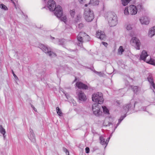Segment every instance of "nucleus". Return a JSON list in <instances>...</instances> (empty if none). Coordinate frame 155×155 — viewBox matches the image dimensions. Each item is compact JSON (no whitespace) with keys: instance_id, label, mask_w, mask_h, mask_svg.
<instances>
[{"instance_id":"f704fd0d","label":"nucleus","mask_w":155,"mask_h":155,"mask_svg":"<svg viewBox=\"0 0 155 155\" xmlns=\"http://www.w3.org/2000/svg\"><path fill=\"white\" fill-rule=\"evenodd\" d=\"M61 17V20L64 22L65 23H66L67 21L66 17L65 16L62 15Z\"/></svg>"},{"instance_id":"a878e982","label":"nucleus","mask_w":155,"mask_h":155,"mask_svg":"<svg viewBox=\"0 0 155 155\" xmlns=\"http://www.w3.org/2000/svg\"><path fill=\"white\" fill-rule=\"evenodd\" d=\"M131 88L134 92L136 93L137 94L138 92L139 91V89L138 88V87L136 86H131Z\"/></svg>"},{"instance_id":"39448f33","label":"nucleus","mask_w":155,"mask_h":155,"mask_svg":"<svg viewBox=\"0 0 155 155\" xmlns=\"http://www.w3.org/2000/svg\"><path fill=\"white\" fill-rule=\"evenodd\" d=\"M93 101L99 104H102L104 101L103 94L101 92H97L93 94L92 96Z\"/></svg>"},{"instance_id":"c03bdc74","label":"nucleus","mask_w":155,"mask_h":155,"mask_svg":"<svg viewBox=\"0 0 155 155\" xmlns=\"http://www.w3.org/2000/svg\"><path fill=\"white\" fill-rule=\"evenodd\" d=\"M102 44L105 47H107L108 45L107 44L106 42H102Z\"/></svg>"},{"instance_id":"6e6552de","label":"nucleus","mask_w":155,"mask_h":155,"mask_svg":"<svg viewBox=\"0 0 155 155\" xmlns=\"http://www.w3.org/2000/svg\"><path fill=\"white\" fill-rule=\"evenodd\" d=\"M130 43L132 45L135 47L136 49H140V41L136 37L132 38L130 41Z\"/></svg>"},{"instance_id":"79ce46f5","label":"nucleus","mask_w":155,"mask_h":155,"mask_svg":"<svg viewBox=\"0 0 155 155\" xmlns=\"http://www.w3.org/2000/svg\"><path fill=\"white\" fill-rule=\"evenodd\" d=\"M85 151H86V153H89V151H90V149H89V148L88 147H86L85 148Z\"/></svg>"},{"instance_id":"09e8293b","label":"nucleus","mask_w":155,"mask_h":155,"mask_svg":"<svg viewBox=\"0 0 155 155\" xmlns=\"http://www.w3.org/2000/svg\"><path fill=\"white\" fill-rule=\"evenodd\" d=\"M32 107V108H33L34 110L35 111H37V109L35 107Z\"/></svg>"},{"instance_id":"4be33fe9","label":"nucleus","mask_w":155,"mask_h":155,"mask_svg":"<svg viewBox=\"0 0 155 155\" xmlns=\"http://www.w3.org/2000/svg\"><path fill=\"white\" fill-rule=\"evenodd\" d=\"M155 35V26L151 28L149 30L148 35L149 37H152Z\"/></svg>"},{"instance_id":"aec40b11","label":"nucleus","mask_w":155,"mask_h":155,"mask_svg":"<svg viewBox=\"0 0 155 155\" xmlns=\"http://www.w3.org/2000/svg\"><path fill=\"white\" fill-rule=\"evenodd\" d=\"M148 56L147 51L145 50L142 51L140 55V59L145 61L147 57Z\"/></svg>"},{"instance_id":"c9c22d12","label":"nucleus","mask_w":155,"mask_h":155,"mask_svg":"<svg viewBox=\"0 0 155 155\" xmlns=\"http://www.w3.org/2000/svg\"><path fill=\"white\" fill-rule=\"evenodd\" d=\"M84 37L86 39V40L87 41H90V37L84 33V34L83 35Z\"/></svg>"},{"instance_id":"f03ea898","label":"nucleus","mask_w":155,"mask_h":155,"mask_svg":"<svg viewBox=\"0 0 155 155\" xmlns=\"http://www.w3.org/2000/svg\"><path fill=\"white\" fill-rule=\"evenodd\" d=\"M107 20L109 25L110 27L115 26L118 23L117 16L113 12H110L108 14Z\"/></svg>"},{"instance_id":"f8f14e48","label":"nucleus","mask_w":155,"mask_h":155,"mask_svg":"<svg viewBox=\"0 0 155 155\" xmlns=\"http://www.w3.org/2000/svg\"><path fill=\"white\" fill-rule=\"evenodd\" d=\"M51 38L53 42L58 45H63L65 42V40L63 39H59L58 38L55 39L54 37L51 36Z\"/></svg>"},{"instance_id":"9d476101","label":"nucleus","mask_w":155,"mask_h":155,"mask_svg":"<svg viewBox=\"0 0 155 155\" xmlns=\"http://www.w3.org/2000/svg\"><path fill=\"white\" fill-rule=\"evenodd\" d=\"M47 7L51 11L54 10L55 8L56 7L55 2L53 0H49L47 5Z\"/></svg>"},{"instance_id":"3c124183","label":"nucleus","mask_w":155,"mask_h":155,"mask_svg":"<svg viewBox=\"0 0 155 155\" xmlns=\"http://www.w3.org/2000/svg\"><path fill=\"white\" fill-rule=\"evenodd\" d=\"M146 102L147 103V104L149 105V102H148L146 101Z\"/></svg>"},{"instance_id":"de8ad7c7","label":"nucleus","mask_w":155,"mask_h":155,"mask_svg":"<svg viewBox=\"0 0 155 155\" xmlns=\"http://www.w3.org/2000/svg\"><path fill=\"white\" fill-rule=\"evenodd\" d=\"M12 2H13L14 4L15 5V8L17 10L18 9V8H17V7L16 6V5H15V3H14V2L12 0H11Z\"/></svg>"},{"instance_id":"473e14b6","label":"nucleus","mask_w":155,"mask_h":155,"mask_svg":"<svg viewBox=\"0 0 155 155\" xmlns=\"http://www.w3.org/2000/svg\"><path fill=\"white\" fill-rule=\"evenodd\" d=\"M131 0H122V3L124 6L127 5Z\"/></svg>"},{"instance_id":"ea45409f","label":"nucleus","mask_w":155,"mask_h":155,"mask_svg":"<svg viewBox=\"0 0 155 155\" xmlns=\"http://www.w3.org/2000/svg\"><path fill=\"white\" fill-rule=\"evenodd\" d=\"M63 151L66 153L67 155H69V152L68 150L65 148H63Z\"/></svg>"},{"instance_id":"e433bc0d","label":"nucleus","mask_w":155,"mask_h":155,"mask_svg":"<svg viewBox=\"0 0 155 155\" xmlns=\"http://www.w3.org/2000/svg\"><path fill=\"white\" fill-rule=\"evenodd\" d=\"M132 25L130 24H127L126 26V29L128 30H130L132 29Z\"/></svg>"},{"instance_id":"bb28decb","label":"nucleus","mask_w":155,"mask_h":155,"mask_svg":"<svg viewBox=\"0 0 155 155\" xmlns=\"http://www.w3.org/2000/svg\"><path fill=\"white\" fill-rule=\"evenodd\" d=\"M81 15L79 14H78L76 15V18H75L74 20V23H77L81 19Z\"/></svg>"},{"instance_id":"1a4fd4ad","label":"nucleus","mask_w":155,"mask_h":155,"mask_svg":"<svg viewBox=\"0 0 155 155\" xmlns=\"http://www.w3.org/2000/svg\"><path fill=\"white\" fill-rule=\"evenodd\" d=\"M54 14L55 16L58 18H59L61 17L62 15V10L61 7L60 5H57L55 8L54 10Z\"/></svg>"},{"instance_id":"a18cd8bd","label":"nucleus","mask_w":155,"mask_h":155,"mask_svg":"<svg viewBox=\"0 0 155 155\" xmlns=\"http://www.w3.org/2000/svg\"><path fill=\"white\" fill-rule=\"evenodd\" d=\"M146 110V107H143L141 108L140 110H144L145 111Z\"/></svg>"},{"instance_id":"dca6fc26","label":"nucleus","mask_w":155,"mask_h":155,"mask_svg":"<svg viewBox=\"0 0 155 155\" xmlns=\"http://www.w3.org/2000/svg\"><path fill=\"white\" fill-rule=\"evenodd\" d=\"M96 37L101 39H103L105 38V35L104 31L98 30L96 32Z\"/></svg>"},{"instance_id":"9b49d317","label":"nucleus","mask_w":155,"mask_h":155,"mask_svg":"<svg viewBox=\"0 0 155 155\" xmlns=\"http://www.w3.org/2000/svg\"><path fill=\"white\" fill-rule=\"evenodd\" d=\"M139 20L142 25H148L150 22V19L147 16L141 17Z\"/></svg>"},{"instance_id":"2f4dec72","label":"nucleus","mask_w":155,"mask_h":155,"mask_svg":"<svg viewBox=\"0 0 155 155\" xmlns=\"http://www.w3.org/2000/svg\"><path fill=\"white\" fill-rule=\"evenodd\" d=\"M103 109L104 112L105 114H109V110L105 106H101Z\"/></svg>"},{"instance_id":"2eb2a0df","label":"nucleus","mask_w":155,"mask_h":155,"mask_svg":"<svg viewBox=\"0 0 155 155\" xmlns=\"http://www.w3.org/2000/svg\"><path fill=\"white\" fill-rule=\"evenodd\" d=\"M28 137L29 139L32 142H34L35 140V134L33 131L31 129L29 130V133L28 135Z\"/></svg>"},{"instance_id":"a19ab883","label":"nucleus","mask_w":155,"mask_h":155,"mask_svg":"<svg viewBox=\"0 0 155 155\" xmlns=\"http://www.w3.org/2000/svg\"><path fill=\"white\" fill-rule=\"evenodd\" d=\"M84 26V25L82 23L79 24L78 25V27L80 28H81Z\"/></svg>"},{"instance_id":"7ed1b4c3","label":"nucleus","mask_w":155,"mask_h":155,"mask_svg":"<svg viewBox=\"0 0 155 155\" xmlns=\"http://www.w3.org/2000/svg\"><path fill=\"white\" fill-rule=\"evenodd\" d=\"M83 16L87 22H90L93 20L94 15L92 10L89 8H86L84 10Z\"/></svg>"},{"instance_id":"393cba45","label":"nucleus","mask_w":155,"mask_h":155,"mask_svg":"<svg viewBox=\"0 0 155 155\" xmlns=\"http://www.w3.org/2000/svg\"><path fill=\"white\" fill-rule=\"evenodd\" d=\"M0 132L3 135L4 138H5L6 137V135L5 134L6 133L5 130V129L2 127L1 125L0 126Z\"/></svg>"},{"instance_id":"7c9ffc66","label":"nucleus","mask_w":155,"mask_h":155,"mask_svg":"<svg viewBox=\"0 0 155 155\" xmlns=\"http://www.w3.org/2000/svg\"><path fill=\"white\" fill-rule=\"evenodd\" d=\"M146 62L149 64L155 66V62L151 58H150L149 60H147Z\"/></svg>"},{"instance_id":"6ab92c4d","label":"nucleus","mask_w":155,"mask_h":155,"mask_svg":"<svg viewBox=\"0 0 155 155\" xmlns=\"http://www.w3.org/2000/svg\"><path fill=\"white\" fill-rule=\"evenodd\" d=\"M76 86L79 88L87 89L88 88L87 86L80 82H78L76 84Z\"/></svg>"},{"instance_id":"37998d69","label":"nucleus","mask_w":155,"mask_h":155,"mask_svg":"<svg viewBox=\"0 0 155 155\" xmlns=\"http://www.w3.org/2000/svg\"><path fill=\"white\" fill-rule=\"evenodd\" d=\"M81 4H83L85 2V0H78Z\"/></svg>"},{"instance_id":"4c0bfd02","label":"nucleus","mask_w":155,"mask_h":155,"mask_svg":"<svg viewBox=\"0 0 155 155\" xmlns=\"http://www.w3.org/2000/svg\"><path fill=\"white\" fill-rule=\"evenodd\" d=\"M111 137V135H110V137H109V138H107L106 141H105V148L106 147V146H107V144H108V143L109 142V140L110 139V138Z\"/></svg>"},{"instance_id":"412c9836","label":"nucleus","mask_w":155,"mask_h":155,"mask_svg":"<svg viewBox=\"0 0 155 155\" xmlns=\"http://www.w3.org/2000/svg\"><path fill=\"white\" fill-rule=\"evenodd\" d=\"M99 1L98 0H90V2L88 4H86L85 6L87 7L88 5L91 4L93 5H97L99 4Z\"/></svg>"},{"instance_id":"f3484780","label":"nucleus","mask_w":155,"mask_h":155,"mask_svg":"<svg viewBox=\"0 0 155 155\" xmlns=\"http://www.w3.org/2000/svg\"><path fill=\"white\" fill-rule=\"evenodd\" d=\"M84 34V32H80L78 35L77 36V40H78L81 43H79L78 45L80 47L82 46V44L83 42L82 38V37H84L83 35Z\"/></svg>"},{"instance_id":"ddd939ff","label":"nucleus","mask_w":155,"mask_h":155,"mask_svg":"<svg viewBox=\"0 0 155 155\" xmlns=\"http://www.w3.org/2000/svg\"><path fill=\"white\" fill-rule=\"evenodd\" d=\"M111 122H113V118L110 117L106 118L103 123V125L104 126H110V124L113 125L114 124V123H112Z\"/></svg>"},{"instance_id":"8fccbe9b","label":"nucleus","mask_w":155,"mask_h":155,"mask_svg":"<svg viewBox=\"0 0 155 155\" xmlns=\"http://www.w3.org/2000/svg\"><path fill=\"white\" fill-rule=\"evenodd\" d=\"M13 76H14V77H16V75H15V74H14L13 72Z\"/></svg>"},{"instance_id":"5701e85b","label":"nucleus","mask_w":155,"mask_h":155,"mask_svg":"<svg viewBox=\"0 0 155 155\" xmlns=\"http://www.w3.org/2000/svg\"><path fill=\"white\" fill-rule=\"evenodd\" d=\"M124 114V115L123 116L122 115L121 116L120 118L119 119V120H118V122L116 124V126L115 127L114 129V130L113 131V132L117 128V127L118 126L119 124L121 122V121L126 117V114Z\"/></svg>"},{"instance_id":"423d86ee","label":"nucleus","mask_w":155,"mask_h":155,"mask_svg":"<svg viewBox=\"0 0 155 155\" xmlns=\"http://www.w3.org/2000/svg\"><path fill=\"white\" fill-rule=\"evenodd\" d=\"M39 47L43 51L47 54L50 56L53 57L56 56L55 54L51 51L50 48H48L46 46L41 44L39 45Z\"/></svg>"},{"instance_id":"b1692460","label":"nucleus","mask_w":155,"mask_h":155,"mask_svg":"<svg viewBox=\"0 0 155 155\" xmlns=\"http://www.w3.org/2000/svg\"><path fill=\"white\" fill-rule=\"evenodd\" d=\"M99 139L100 141V143L101 145H105V139L104 136H100Z\"/></svg>"},{"instance_id":"0eeeda50","label":"nucleus","mask_w":155,"mask_h":155,"mask_svg":"<svg viewBox=\"0 0 155 155\" xmlns=\"http://www.w3.org/2000/svg\"><path fill=\"white\" fill-rule=\"evenodd\" d=\"M101 108V106L98 103H95L93 105L92 110L94 114L96 116H99L101 114L102 112L100 110Z\"/></svg>"},{"instance_id":"c85d7f7f","label":"nucleus","mask_w":155,"mask_h":155,"mask_svg":"<svg viewBox=\"0 0 155 155\" xmlns=\"http://www.w3.org/2000/svg\"><path fill=\"white\" fill-rule=\"evenodd\" d=\"M124 50L123 47L122 46H120L118 50V54L119 55H121L123 52L124 51Z\"/></svg>"},{"instance_id":"f257e3e1","label":"nucleus","mask_w":155,"mask_h":155,"mask_svg":"<svg viewBox=\"0 0 155 155\" xmlns=\"http://www.w3.org/2000/svg\"><path fill=\"white\" fill-rule=\"evenodd\" d=\"M142 8V6L141 5H138L137 6L134 5H131L125 8L124 14L126 15H135L137 14L138 10H140Z\"/></svg>"},{"instance_id":"72a5a7b5","label":"nucleus","mask_w":155,"mask_h":155,"mask_svg":"<svg viewBox=\"0 0 155 155\" xmlns=\"http://www.w3.org/2000/svg\"><path fill=\"white\" fill-rule=\"evenodd\" d=\"M0 8H1L5 11H7L8 10L7 7L4 5L2 4H0Z\"/></svg>"},{"instance_id":"20e7f679","label":"nucleus","mask_w":155,"mask_h":155,"mask_svg":"<svg viewBox=\"0 0 155 155\" xmlns=\"http://www.w3.org/2000/svg\"><path fill=\"white\" fill-rule=\"evenodd\" d=\"M136 104V102H134L132 101L129 104L124 105L123 107L121 112L125 114H127L128 111H130V113H131L134 110Z\"/></svg>"},{"instance_id":"cd10ccee","label":"nucleus","mask_w":155,"mask_h":155,"mask_svg":"<svg viewBox=\"0 0 155 155\" xmlns=\"http://www.w3.org/2000/svg\"><path fill=\"white\" fill-rule=\"evenodd\" d=\"M69 12L71 17L72 18H74L76 14L75 10L74 9L70 10Z\"/></svg>"},{"instance_id":"49530a36","label":"nucleus","mask_w":155,"mask_h":155,"mask_svg":"<svg viewBox=\"0 0 155 155\" xmlns=\"http://www.w3.org/2000/svg\"><path fill=\"white\" fill-rule=\"evenodd\" d=\"M18 9L20 10L19 12H18L20 13L21 15H22L23 14V12L20 10V9L18 8Z\"/></svg>"},{"instance_id":"c756f323","label":"nucleus","mask_w":155,"mask_h":155,"mask_svg":"<svg viewBox=\"0 0 155 155\" xmlns=\"http://www.w3.org/2000/svg\"><path fill=\"white\" fill-rule=\"evenodd\" d=\"M56 110L57 114L59 116H61L62 115V113L59 107H57L56 108Z\"/></svg>"},{"instance_id":"4468645a","label":"nucleus","mask_w":155,"mask_h":155,"mask_svg":"<svg viewBox=\"0 0 155 155\" xmlns=\"http://www.w3.org/2000/svg\"><path fill=\"white\" fill-rule=\"evenodd\" d=\"M77 94L79 99L81 101H85L87 100V97L86 95L84 92L80 91L77 93Z\"/></svg>"},{"instance_id":"58836bf2","label":"nucleus","mask_w":155,"mask_h":155,"mask_svg":"<svg viewBox=\"0 0 155 155\" xmlns=\"http://www.w3.org/2000/svg\"><path fill=\"white\" fill-rule=\"evenodd\" d=\"M94 72H95L97 74H98L99 76L101 77L103 76V73L101 72H97L96 71H94Z\"/></svg>"},{"instance_id":"a211bd4d","label":"nucleus","mask_w":155,"mask_h":155,"mask_svg":"<svg viewBox=\"0 0 155 155\" xmlns=\"http://www.w3.org/2000/svg\"><path fill=\"white\" fill-rule=\"evenodd\" d=\"M63 92L66 98L68 100V101L70 103H72L74 106L76 105V103L75 101L72 99L68 94L63 91Z\"/></svg>"}]
</instances>
